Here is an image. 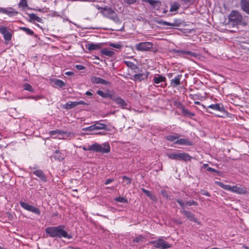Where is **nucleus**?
I'll list each match as a JSON object with an SVG mask.
<instances>
[{"instance_id": "obj_1", "label": "nucleus", "mask_w": 249, "mask_h": 249, "mask_svg": "<svg viewBox=\"0 0 249 249\" xmlns=\"http://www.w3.org/2000/svg\"><path fill=\"white\" fill-rule=\"evenodd\" d=\"M65 226L60 225L56 227H48L45 229L46 234L52 238H65L71 239L72 238L71 235L69 234L65 230Z\"/></svg>"}, {"instance_id": "obj_2", "label": "nucleus", "mask_w": 249, "mask_h": 249, "mask_svg": "<svg viewBox=\"0 0 249 249\" xmlns=\"http://www.w3.org/2000/svg\"><path fill=\"white\" fill-rule=\"evenodd\" d=\"M214 183L225 190L230 191L231 192L238 194L243 195L247 193V189L245 187H242L241 186H232L230 185H226L223 183L222 182L218 181H215Z\"/></svg>"}, {"instance_id": "obj_3", "label": "nucleus", "mask_w": 249, "mask_h": 249, "mask_svg": "<svg viewBox=\"0 0 249 249\" xmlns=\"http://www.w3.org/2000/svg\"><path fill=\"white\" fill-rule=\"evenodd\" d=\"M167 156L171 160H182L185 162L191 161L193 157L188 153L185 152H176L167 153Z\"/></svg>"}, {"instance_id": "obj_4", "label": "nucleus", "mask_w": 249, "mask_h": 249, "mask_svg": "<svg viewBox=\"0 0 249 249\" xmlns=\"http://www.w3.org/2000/svg\"><path fill=\"white\" fill-rule=\"evenodd\" d=\"M90 149H92V151L96 152L108 153L110 151V147L109 144L107 142L104 143L102 144L95 142L92 144V147Z\"/></svg>"}, {"instance_id": "obj_5", "label": "nucleus", "mask_w": 249, "mask_h": 249, "mask_svg": "<svg viewBox=\"0 0 249 249\" xmlns=\"http://www.w3.org/2000/svg\"><path fill=\"white\" fill-rule=\"evenodd\" d=\"M149 244L153 245L155 248L160 249H168L172 246L162 238H159L157 240L151 241L149 242Z\"/></svg>"}, {"instance_id": "obj_6", "label": "nucleus", "mask_w": 249, "mask_h": 249, "mask_svg": "<svg viewBox=\"0 0 249 249\" xmlns=\"http://www.w3.org/2000/svg\"><path fill=\"white\" fill-rule=\"evenodd\" d=\"M230 21L232 22L233 24L238 25L241 23L242 21V16L241 13L237 10H232L228 16Z\"/></svg>"}, {"instance_id": "obj_7", "label": "nucleus", "mask_w": 249, "mask_h": 249, "mask_svg": "<svg viewBox=\"0 0 249 249\" xmlns=\"http://www.w3.org/2000/svg\"><path fill=\"white\" fill-rule=\"evenodd\" d=\"M103 16L113 20L117 24H120L122 22L115 11L111 7L107 9V11L105 13Z\"/></svg>"}, {"instance_id": "obj_8", "label": "nucleus", "mask_w": 249, "mask_h": 249, "mask_svg": "<svg viewBox=\"0 0 249 249\" xmlns=\"http://www.w3.org/2000/svg\"><path fill=\"white\" fill-rule=\"evenodd\" d=\"M202 107L206 108V111L209 113H212V112L210 111L208 108H211L212 109L219 111L222 113H223L224 114H227L228 112L227 111V110L225 109L223 105L222 104H212L210 106H209L207 108L206 107L202 105Z\"/></svg>"}, {"instance_id": "obj_9", "label": "nucleus", "mask_w": 249, "mask_h": 249, "mask_svg": "<svg viewBox=\"0 0 249 249\" xmlns=\"http://www.w3.org/2000/svg\"><path fill=\"white\" fill-rule=\"evenodd\" d=\"M19 204L21 207L28 211L32 212L37 215L40 214V211L38 208H36L34 206L29 204L27 202H25L22 201L19 202Z\"/></svg>"}, {"instance_id": "obj_10", "label": "nucleus", "mask_w": 249, "mask_h": 249, "mask_svg": "<svg viewBox=\"0 0 249 249\" xmlns=\"http://www.w3.org/2000/svg\"><path fill=\"white\" fill-rule=\"evenodd\" d=\"M0 33L3 35L5 40L9 42L12 39L13 32L5 26H0Z\"/></svg>"}, {"instance_id": "obj_11", "label": "nucleus", "mask_w": 249, "mask_h": 249, "mask_svg": "<svg viewBox=\"0 0 249 249\" xmlns=\"http://www.w3.org/2000/svg\"><path fill=\"white\" fill-rule=\"evenodd\" d=\"M153 47V44L150 42H142L137 44L136 46V49L140 51H150Z\"/></svg>"}, {"instance_id": "obj_12", "label": "nucleus", "mask_w": 249, "mask_h": 249, "mask_svg": "<svg viewBox=\"0 0 249 249\" xmlns=\"http://www.w3.org/2000/svg\"><path fill=\"white\" fill-rule=\"evenodd\" d=\"M180 213H182L187 218L191 221L195 222L196 223L200 224L198 219L196 218L195 215L190 211H188L183 209L182 210L180 211Z\"/></svg>"}, {"instance_id": "obj_13", "label": "nucleus", "mask_w": 249, "mask_h": 249, "mask_svg": "<svg viewBox=\"0 0 249 249\" xmlns=\"http://www.w3.org/2000/svg\"><path fill=\"white\" fill-rule=\"evenodd\" d=\"M157 22L162 25L171 26L173 27H179L181 23L180 19H175L173 22H169L163 20H158Z\"/></svg>"}, {"instance_id": "obj_14", "label": "nucleus", "mask_w": 249, "mask_h": 249, "mask_svg": "<svg viewBox=\"0 0 249 249\" xmlns=\"http://www.w3.org/2000/svg\"><path fill=\"white\" fill-rule=\"evenodd\" d=\"M112 100L118 105L122 108H127V107L128 106L127 103L121 97H117L114 95Z\"/></svg>"}, {"instance_id": "obj_15", "label": "nucleus", "mask_w": 249, "mask_h": 249, "mask_svg": "<svg viewBox=\"0 0 249 249\" xmlns=\"http://www.w3.org/2000/svg\"><path fill=\"white\" fill-rule=\"evenodd\" d=\"M103 43H99L95 44L93 43L88 42L85 45L86 48L89 51L97 50L101 49L103 47Z\"/></svg>"}, {"instance_id": "obj_16", "label": "nucleus", "mask_w": 249, "mask_h": 249, "mask_svg": "<svg viewBox=\"0 0 249 249\" xmlns=\"http://www.w3.org/2000/svg\"><path fill=\"white\" fill-rule=\"evenodd\" d=\"M0 13L5 14L8 15L9 17L17 15L18 13L12 7L2 8L0 7Z\"/></svg>"}, {"instance_id": "obj_17", "label": "nucleus", "mask_w": 249, "mask_h": 249, "mask_svg": "<svg viewBox=\"0 0 249 249\" xmlns=\"http://www.w3.org/2000/svg\"><path fill=\"white\" fill-rule=\"evenodd\" d=\"M177 202L182 209L184 208L185 205L190 206L192 205L197 206L198 205V202L194 200L187 201L184 202L182 199H178L177 200Z\"/></svg>"}, {"instance_id": "obj_18", "label": "nucleus", "mask_w": 249, "mask_h": 249, "mask_svg": "<svg viewBox=\"0 0 249 249\" xmlns=\"http://www.w3.org/2000/svg\"><path fill=\"white\" fill-rule=\"evenodd\" d=\"M174 144L182 145L191 146L193 142L189 139L181 138L178 139L174 142Z\"/></svg>"}, {"instance_id": "obj_19", "label": "nucleus", "mask_w": 249, "mask_h": 249, "mask_svg": "<svg viewBox=\"0 0 249 249\" xmlns=\"http://www.w3.org/2000/svg\"><path fill=\"white\" fill-rule=\"evenodd\" d=\"M33 173L38 177L42 181L46 182L47 178L43 171L40 169H36L33 172Z\"/></svg>"}, {"instance_id": "obj_20", "label": "nucleus", "mask_w": 249, "mask_h": 249, "mask_svg": "<svg viewBox=\"0 0 249 249\" xmlns=\"http://www.w3.org/2000/svg\"><path fill=\"white\" fill-rule=\"evenodd\" d=\"M91 82L93 84L107 85L109 83L107 81L96 76H92L90 78Z\"/></svg>"}, {"instance_id": "obj_21", "label": "nucleus", "mask_w": 249, "mask_h": 249, "mask_svg": "<svg viewBox=\"0 0 249 249\" xmlns=\"http://www.w3.org/2000/svg\"><path fill=\"white\" fill-rule=\"evenodd\" d=\"M240 6L241 9L249 15V0H241Z\"/></svg>"}, {"instance_id": "obj_22", "label": "nucleus", "mask_w": 249, "mask_h": 249, "mask_svg": "<svg viewBox=\"0 0 249 249\" xmlns=\"http://www.w3.org/2000/svg\"><path fill=\"white\" fill-rule=\"evenodd\" d=\"M182 77V75L181 74H178L175 76V77L174 79L171 80V86L173 88H175L180 85L181 84L180 80Z\"/></svg>"}, {"instance_id": "obj_23", "label": "nucleus", "mask_w": 249, "mask_h": 249, "mask_svg": "<svg viewBox=\"0 0 249 249\" xmlns=\"http://www.w3.org/2000/svg\"><path fill=\"white\" fill-rule=\"evenodd\" d=\"M149 72L145 71V72L139 73L134 75V80L136 81H141L142 80L146 79Z\"/></svg>"}, {"instance_id": "obj_24", "label": "nucleus", "mask_w": 249, "mask_h": 249, "mask_svg": "<svg viewBox=\"0 0 249 249\" xmlns=\"http://www.w3.org/2000/svg\"><path fill=\"white\" fill-rule=\"evenodd\" d=\"M27 15L30 18L29 19L30 22L34 23L35 21H36L38 22L42 23V19L37 16L36 14L34 13H28Z\"/></svg>"}, {"instance_id": "obj_25", "label": "nucleus", "mask_w": 249, "mask_h": 249, "mask_svg": "<svg viewBox=\"0 0 249 249\" xmlns=\"http://www.w3.org/2000/svg\"><path fill=\"white\" fill-rule=\"evenodd\" d=\"M181 137V135L177 133H173L172 134L166 135L165 139L170 142H174L176 140L178 139Z\"/></svg>"}, {"instance_id": "obj_26", "label": "nucleus", "mask_w": 249, "mask_h": 249, "mask_svg": "<svg viewBox=\"0 0 249 249\" xmlns=\"http://www.w3.org/2000/svg\"><path fill=\"white\" fill-rule=\"evenodd\" d=\"M95 128L96 130H105L107 131L109 130L107 128V126L105 124L100 123L99 121H96L94 123Z\"/></svg>"}, {"instance_id": "obj_27", "label": "nucleus", "mask_w": 249, "mask_h": 249, "mask_svg": "<svg viewBox=\"0 0 249 249\" xmlns=\"http://www.w3.org/2000/svg\"><path fill=\"white\" fill-rule=\"evenodd\" d=\"M97 93L100 95V96L105 98H110L112 100L113 98V97L114 96V94H110L109 92H104L102 90H98L97 91Z\"/></svg>"}, {"instance_id": "obj_28", "label": "nucleus", "mask_w": 249, "mask_h": 249, "mask_svg": "<svg viewBox=\"0 0 249 249\" xmlns=\"http://www.w3.org/2000/svg\"><path fill=\"white\" fill-rule=\"evenodd\" d=\"M52 81L54 82V87L56 88H63L66 86V83L60 79H53Z\"/></svg>"}, {"instance_id": "obj_29", "label": "nucleus", "mask_w": 249, "mask_h": 249, "mask_svg": "<svg viewBox=\"0 0 249 249\" xmlns=\"http://www.w3.org/2000/svg\"><path fill=\"white\" fill-rule=\"evenodd\" d=\"M143 1L149 3L153 7H160L161 5V2L156 0H143Z\"/></svg>"}, {"instance_id": "obj_30", "label": "nucleus", "mask_w": 249, "mask_h": 249, "mask_svg": "<svg viewBox=\"0 0 249 249\" xmlns=\"http://www.w3.org/2000/svg\"><path fill=\"white\" fill-rule=\"evenodd\" d=\"M181 109L182 113L184 116L190 118H192L195 116V114L194 113L190 112L188 109L185 108L183 106L181 107Z\"/></svg>"}, {"instance_id": "obj_31", "label": "nucleus", "mask_w": 249, "mask_h": 249, "mask_svg": "<svg viewBox=\"0 0 249 249\" xmlns=\"http://www.w3.org/2000/svg\"><path fill=\"white\" fill-rule=\"evenodd\" d=\"M154 82L155 84H159L160 82H165L166 78L161 75L158 74V76H155L153 78Z\"/></svg>"}, {"instance_id": "obj_32", "label": "nucleus", "mask_w": 249, "mask_h": 249, "mask_svg": "<svg viewBox=\"0 0 249 249\" xmlns=\"http://www.w3.org/2000/svg\"><path fill=\"white\" fill-rule=\"evenodd\" d=\"M101 53L103 55H105L108 57H112L115 54V53L113 51L108 50L107 49L101 50Z\"/></svg>"}, {"instance_id": "obj_33", "label": "nucleus", "mask_w": 249, "mask_h": 249, "mask_svg": "<svg viewBox=\"0 0 249 249\" xmlns=\"http://www.w3.org/2000/svg\"><path fill=\"white\" fill-rule=\"evenodd\" d=\"M54 158L59 161H62L64 159V156L62 154L59 150H56L54 152Z\"/></svg>"}, {"instance_id": "obj_34", "label": "nucleus", "mask_w": 249, "mask_h": 249, "mask_svg": "<svg viewBox=\"0 0 249 249\" xmlns=\"http://www.w3.org/2000/svg\"><path fill=\"white\" fill-rule=\"evenodd\" d=\"M180 7V5L178 2H174L171 4L170 12H173L178 11Z\"/></svg>"}, {"instance_id": "obj_35", "label": "nucleus", "mask_w": 249, "mask_h": 249, "mask_svg": "<svg viewBox=\"0 0 249 249\" xmlns=\"http://www.w3.org/2000/svg\"><path fill=\"white\" fill-rule=\"evenodd\" d=\"M185 50H179L177 49H173L172 50V52L177 56L184 58H188L187 57L185 56Z\"/></svg>"}, {"instance_id": "obj_36", "label": "nucleus", "mask_w": 249, "mask_h": 249, "mask_svg": "<svg viewBox=\"0 0 249 249\" xmlns=\"http://www.w3.org/2000/svg\"><path fill=\"white\" fill-rule=\"evenodd\" d=\"M76 106H77L76 102L69 101L64 105V108L66 109H70Z\"/></svg>"}, {"instance_id": "obj_37", "label": "nucleus", "mask_w": 249, "mask_h": 249, "mask_svg": "<svg viewBox=\"0 0 249 249\" xmlns=\"http://www.w3.org/2000/svg\"><path fill=\"white\" fill-rule=\"evenodd\" d=\"M19 30H22L23 31L25 32L27 35H28L30 36H33L34 34L33 31L27 27H20L19 28Z\"/></svg>"}, {"instance_id": "obj_38", "label": "nucleus", "mask_w": 249, "mask_h": 249, "mask_svg": "<svg viewBox=\"0 0 249 249\" xmlns=\"http://www.w3.org/2000/svg\"><path fill=\"white\" fill-rule=\"evenodd\" d=\"M180 1L182 4L189 6L194 5L196 0H180Z\"/></svg>"}, {"instance_id": "obj_39", "label": "nucleus", "mask_w": 249, "mask_h": 249, "mask_svg": "<svg viewBox=\"0 0 249 249\" xmlns=\"http://www.w3.org/2000/svg\"><path fill=\"white\" fill-rule=\"evenodd\" d=\"M18 6L21 7L24 9H25L26 8L28 9H31L28 6L27 0H20L18 3Z\"/></svg>"}, {"instance_id": "obj_40", "label": "nucleus", "mask_w": 249, "mask_h": 249, "mask_svg": "<svg viewBox=\"0 0 249 249\" xmlns=\"http://www.w3.org/2000/svg\"><path fill=\"white\" fill-rule=\"evenodd\" d=\"M185 56L187 57V58H189L190 57H197L198 56V54L194 52L190 51H185Z\"/></svg>"}, {"instance_id": "obj_41", "label": "nucleus", "mask_w": 249, "mask_h": 249, "mask_svg": "<svg viewBox=\"0 0 249 249\" xmlns=\"http://www.w3.org/2000/svg\"><path fill=\"white\" fill-rule=\"evenodd\" d=\"M114 200L116 202H121V203H127L128 200L127 199L123 196H119L116 197L114 198Z\"/></svg>"}, {"instance_id": "obj_42", "label": "nucleus", "mask_w": 249, "mask_h": 249, "mask_svg": "<svg viewBox=\"0 0 249 249\" xmlns=\"http://www.w3.org/2000/svg\"><path fill=\"white\" fill-rule=\"evenodd\" d=\"M96 7L98 10L100 11V13L103 16L105 15V13H106L107 11V9L109 8L107 6L101 7L98 5H97Z\"/></svg>"}, {"instance_id": "obj_43", "label": "nucleus", "mask_w": 249, "mask_h": 249, "mask_svg": "<svg viewBox=\"0 0 249 249\" xmlns=\"http://www.w3.org/2000/svg\"><path fill=\"white\" fill-rule=\"evenodd\" d=\"M23 89L24 90L29 91L30 92H33L34 91V89L32 87V86L29 83H25L23 86Z\"/></svg>"}, {"instance_id": "obj_44", "label": "nucleus", "mask_w": 249, "mask_h": 249, "mask_svg": "<svg viewBox=\"0 0 249 249\" xmlns=\"http://www.w3.org/2000/svg\"><path fill=\"white\" fill-rule=\"evenodd\" d=\"M142 191L144 193H145L146 195V196H148L149 198H150L151 199H154L155 196L153 195V194L151 192H150L143 188H142Z\"/></svg>"}, {"instance_id": "obj_45", "label": "nucleus", "mask_w": 249, "mask_h": 249, "mask_svg": "<svg viewBox=\"0 0 249 249\" xmlns=\"http://www.w3.org/2000/svg\"><path fill=\"white\" fill-rule=\"evenodd\" d=\"M144 239V237L142 235H140L138 236H136L133 240V243H139L140 242H142Z\"/></svg>"}, {"instance_id": "obj_46", "label": "nucleus", "mask_w": 249, "mask_h": 249, "mask_svg": "<svg viewBox=\"0 0 249 249\" xmlns=\"http://www.w3.org/2000/svg\"><path fill=\"white\" fill-rule=\"evenodd\" d=\"M65 133L64 131H62L59 130H52L50 131V134L51 135H55L56 134L61 135Z\"/></svg>"}, {"instance_id": "obj_47", "label": "nucleus", "mask_w": 249, "mask_h": 249, "mask_svg": "<svg viewBox=\"0 0 249 249\" xmlns=\"http://www.w3.org/2000/svg\"><path fill=\"white\" fill-rule=\"evenodd\" d=\"M122 178L123 179L124 181H126V184L127 185H130L131 183L132 182V179L126 176H124L122 177Z\"/></svg>"}, {"instance_id": "obj_48", "label": "nucleus", "mask_w": 249, "mask_h": 249, "mask_svg": "<svg viewBox=\"0 0 249 249\" xmlns=\"http://www.w3.org/2000/svg\"><path fill=\"white\" fill-rule=\"evenodd\" d=\"M109 46L115 48L120 49L122 48L123 46L120 44L110 43L108 44Z\"/></svg>"}, {"instance_id": "obj_49", "label": "nucleus", "mask_w": 249, "mask_h": 249, "mask_svg": "<svg viewBox=\"0 0 249 249\" xmlns=\"http://www.w3.org/2000/svg\"><path fill=\"white\" fill-rule=\"evenodd\" d=\"M208 171L212 173H216L218 175H220V172L215 169H213V168H211V167H208L207 168V170Z\"/></svg>"}, {"instance_id": "obj_50", "label": "nucleus", "mask_w": 249, "mask_h": 249, "mask_svg": "<svg viewBox=\"0 0 249 249\" xmlns=\"http://www.w3.org/2000/svg\"><path fill=\"white\" fill-rule=\"evenodd\" d=\"M125 63L127 66L131 68L132 69L137 68V66L135 64H134L133 62L130 61H125Z\"/></svg>"}, {"instance_id": "obj_51", "label": "nucleus", "mask_w": 249, "mask_h": 249, "mask_svg": "<svg viewBox=\"0 0 249 249\" xmlns=\"http://www.w3.org/2000/svg\"><path fill=\"white\" fill-rule=\"evenodd\" d=\"M95 129L96 128L94 124L83 129V130L84 131H92Z\"/></svg>"}, {"instance_id": "obj_52", "label": "nucleus", "mask_w": 249, "mask_h": 249, "mask_svg": "<svg viewBox=\"0 0 249 249\" xmlns=\"http://www.w3.org/2000/svg\"><path fill=\"white\" fill-rule=\"evenodd\" d=\"M200 193L202 195L206 196H211L210 194L207 191H206L205 190H203V189L201 190Z\"/></svg>"}, {"instance_id": "obj_53", "label": "nucleus", "mask_w": 249, "mask_h": 249, "mask_svg": "<svg viewBox=\"0 0 249 249\" xmlns=\"http://www.w3.org/2000/svg\"><path fill=\"white\" fill-rule=\"evenodd\" d=\"M124 2L128 4H132L135 3L137 0H124Z\"/></svg>"}, {"instance_id": "obj_54", "label": "nucleus", "mask_w": 249, "mask_h": 249, "mask_svg": "<svg viewBox=\"0 0 249 249\" xmlns=\"http://www.w3.org/2000/svg\"><path fill=\"white\" fill-rule=\"evenodd\" d=\"M75 68L78 70H83L85 69V67L84 66L81 65H76L75 66Z\"/></svg>"}, {"instance_id": "obj_55", "label": "nucleus", "mask_w": 249, "mask_h": 249, "mask_svg": "<svg viewBox=\"0 0 249 249\" xmlns=\"http://www.w3.org/2000/svg\"><path fill=\"white\" fill-rule=\"evenodd\" d=\"M174 222L178 225L182 224V221L179 218H175L173 220Z\"/></svg>"}, {"instance_id": "obj_56", "label": "nucleus", "mask_w": 249, "mask_h": 249, "mask_svg": "<svg viewBox=\"0 0 249 249\" xmlns=\"http://www.w3.org/2000/svg\"><path fill=\"white\" fill-rule=\"evenodd\" d=\"M77 106L79 105H89V104L86 103L85 102L83 101H80L76 102Z\"/></svg>"}, {"instance_id": "obj_57", "label": "nucleus", "mask_w": 249, "mask_h": 249, "mask_svg": "<svg viewBox=\"0 0 249 249\" xmlns=\"http://www.w3.org/2000/svg\"><path fill=\"white\" fill-rule=\"evenodd\" d=\"M92 147V144L90 145H89L88 147H83V149L85 151H92V149H90Z\"/></svg>"}, {"instance_id": "obj_58", "label": "nucleus", "mask_w": 249, "mask_h": 249, "mask_svg": "<svg viewBox=\"0 0 249 249\" xmlns=\"http://www.w3.org/2000/svg\"><path fill=\"white\" fill-rule=\"evenodd\" d=\"M161 194L163 196L166 198H168V195L167 194L165 191L161 190Z\"/></svg>"}, {"instance_id": "obj_59", "label": "nucleus", "mask_w": 249, "mask_h": 249, "mask_svg": "<svg viewBox=\"0 0 249 249\" xmlns=\"http://www.w3.org/2000/svg\"><path fill=\"white\" fill-rule=\"evenodd\" d=\"M114 181V179H111V178H108L106 180V182L105 183V184L106 185H107V184H109L110 183L113 182Z\"/></svg>"}, {"instance_id": "obj_60", "label": "nucleus", "mask_w": 249, "mask_h": 249, "mask_svg": "<svg viewBox=\"0 0 249 249\" xmlns=\"http://www.w3.org/2000/svg\"><path fill=\"white\" fill-rule=\"evenodd\" d=\"M65 74L67 75L71 76L73 74V72L72 71H67Z\"/></svg>"}, {"instance_id": "obj_61", "label": "nucleus", "mask_w": 249, "mask_h": 249, "mask_svg": "<svg viewBox=\"0 0 249 249\" xmlns=\"http://www.w3.org/2000/svg\"><path fill=\"white\" fill-rule=\"evenodd\" d=\"M86 95H87V96L91 97L93 94H92V93L91 92H90L89 91H87L86 92Z\"/></svg>"}, {"instance_id": "obj_62", "label": "nucleus", "mask_w": 249, "mask_h": 249, "mask_svg": "<svg viewBox=\"0 0 249 249\" xmlns=\"http://www.w3.org/2000/svg\"><path fill=\"white\" fill-rule=\"evenodd\" d=\"M202 167H203V168L206 169L207 170V168L209 167V165L208 164H204L203 165Z\"/></svg>"}, {"instance_id": "obj_63", "label": "nucleus", "mask_w": 249, "mask_h": 249, "mask_svg": "<svg viewBox=\"0 0 249 249\" xmlns=\"http://www.w3.org/2000/svg\"><path fill=\"white\" fill-rule=\"evenodd\" d=\"M124 29V27H123L121 29H117V28H115V29H112L111 30L112 31H122L123 29Z\"/></svg>"}, {"instance_id": "obj_64", "label": "nucleus", "mask_w": 249, "mask_h": 249, "mask_svg": "<svg viewBox=\"0 0 249 249\" xmlns=\"http://www.w3.org/2000/svg\"><path fill=\"white\" fill-rule=\"evenodd\" d=\"M172 75H173V73H169L167 74V76L169 77V78H171L172 76Z\"/></svg>"}]
</instances>
